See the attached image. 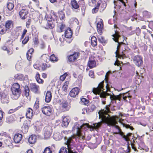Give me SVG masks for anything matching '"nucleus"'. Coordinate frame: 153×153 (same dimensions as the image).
<instances>
[{
    "instance_id": "f257e3e1",
    "label": "nucleus",
    "mask_w": 153,
    "mask_h": 153,
    "mask_svg": "<svg viewBox=\"0 0 153 153\" xmlns=\"http://www.w3.org/2000/svg\"><path fill=\"white\" fill-rule=\"evenodd\" d=\"M88 125L87 123L83 124L80 127H77L76 133L69 137L67 139L65 143L66 145H67V148L62 147L60 149L59 153H77L74 142L73 139H75L76 141L78 142H80L81 141L85 139V134L82 131V129L84 127L85 128L88 127Z\"/></svg>"
},
{
    "instance_id": "f03ea898",
    "label": "nucleus",
    "mask_w": 153,
    "mask_h": 153,
    "mask_svg": "<svg viewBox=\"0 0 153 153\" xmlns=\"http://www.w3.org/2000/svg\"><path fill=\"white\" fill-rule=\"evenodd\" d=\"M110 104L107 105L103 109L98 112L99 118L102 119L103 122L106 123L109 126L114 127L113 129L114 133L118 134L121 130L120 127L117 125L118 124V117L117 116H110L108 114L110 112Z\"/></svg>"
},
{
    "instance_id": "7ed1b4c3",
    "label": "nucleus",
    "mask_w": 153,
    "mask_h": 153,
    "mask_svg": "<svg viewBox=\"0 0 153 153\" xmlns=\"http://www.w3.org/2000/svg\"><path fill=\"white\" fill-rule=\"evenodd\" d=\"M85 52L82 51H74L72 54L68 55L67 59L68 62L71 63L75 62L79 57L83 58L85 56Z\"/></svg>"
},
{
    "instance_id": "20e7f679",
    "label": "nucleus",
    "mask_w": 153,
    "mask_h": 153,
    "mask_svg": "<svg viewBox=\"0 0 153 153\" xmlns=\"http://www.w3.org/2000/svg\"><path fill=\"white\" fill-rule=\"evenodd\" d=\"M11 91L12 93V99L15 100L18 99L21 93L19 84L17 83H14L12 85Z\"/></svg>"
},
{
    "instance_id": "39448f33",
    "label": "nucleus",
    "mask_w": 153,
    "mask_h": 153,
    "mask_svg": "<svg viewBox=\"0 0 153 153\" xmlns=\"http://www.w3.org/2000/svg\"><path fill=\"white\" fill-rule=\"evenodd\" d=\"M45 19L47 21L45 28L46 29H51L55 27V24L54 19L51 15H46Z\"/></svg>"
},
{
    "instance_id": "423d86ee",
    "label": "nucleus",
    "mask_w": 153,
    "mask_h": 153,
    "mask_svg": "<svg viewBox=\"0 0 153 153\" xmlns=\"http://www.w3.org/2000/svg\"><path fill=\"white\" fill-rule=\"evenodd\" d=\"M33 66L34 68L43 71H45L48 68H51V65L48 63H46L40 62H36L34 64Z\"/></svg>"
},
{
    "instance_id": "0eeeda50",
    "label": "nucleus",
    "mask_w": 153,
    "mask_h": 153,
    "mask_svg": "<svg viewBox=\"0 0 153 153\" xmlns=\"http://www.w3.org/2000/svg\"><path fill=\"white\" fill-rule=\"evenodd\" d=\"M41 109L42 113L47 116H50L53 114V108L51 105L44 106Z\"/></svg>"
},
{
    "instance_id": "6e6552de",
    "label": "nucleus",
    "mask_w": 153,
    "mask_h": 153,
    "mask_svg": "<svg viewBox=\"0 0 153 153\" xmlns=\"http://www.w3.org/2000/svg\"><path fill=\"white\" fill-rule=\"evenodd\" d=\"M104 81H103L100 82L97 88H92V92L95 95L99 94L101 92L104 87Z\"/></svg>"
},
{
    "instance_id": "1a4fd4ad",
    "label": "nucleus",
    "mask_w": 153,
    "mask_h": 153,
    "mask_svg": "<svg viewBox=\"0 0 153 153\" xmlns=\"http://www.w3.org/2000/svg\"><path fill=\"white\" fill-rule=\"evenodd\" d=\"M44 138L48 139L50 138L52 133V130L50 126H45L44 127Z\"/></svg>"
},
{
    "instance_id": "9d476101",
    "label": "nucleus",
    "mask_w": 153,
    "mask_h": 153,
    "mask_svg": "<svg viewBox=\"0 0 153 153\" xmlns=\"http://www.w3.org/2000/svg\"><path fill=\"white\" fill-rule=\"evenodd\" d=\"M71 106L66 101L62 102L60 104V109L62 112H66L68 111Z\"/></svg>"
},
{
    "instance_id": "9b49d317",
    "label": "nucleus",
    "mask_w": 153,
    "mask_h": 153,
    "mask_svg": "<svg viewBox=\"0 0 153 153\" xmlns=\"http://www.w3.org/2000/svg\"><path fill=\"white\" fill-rule=\"evenodd\" d=\"M103 22L102 19H100V21L98 22L97 24V29L98 33L101 35L104 30Z\"/></svg>"
},
{
    "instance_id": "f8f14e48",
    "label": "nucleus",
    "mask_w": 153,
    "mask_h": 153,
    "mask_svg": "<svg viewBox=\"0 0 153 153\" xmlns=\"http://www.w3.org/2000/svg\"><path fill=\"white\" fill-rule=\"evenodd\" d=\"M29 13L28 9L27 8H23L19 11V15L22 19L25 20L27 18Z\"/></svg>"
},
{
    "instance_id": "ddd939ff",
    "label": "nucleus",
    "mask_w": 153,
    "mask_h": 153,
    "mask_svg": "<svg viewBox=\"0 0 153 153\" xmlns=\"http://www.w3.org/2000/svg\"><path fill=\"white\" fill-rule=\"evenodd\" d=\"M133 60L135 64L138 67H140L143 64V57L139 55L135 56Z\"/></svg>"
},
{
    "instance_id": "4468645a",
    "label": "nucleus",
    "mask_w": 153,
    "mask_h": 153,
    "mask_svg": "<svg viewBox=\"0 0 153 153\" xmlns=\"http://www.w3.org/2000/svg\"><path fill=\"white\" fill-rule=\"evenodd\" d=\"M95 57L94 56H91L89 59L87 65L90 69L95 68L96 66V62L95 59Z\"/></svg>"
},
{
    "instance_id": "2eb2a0df",
    "label": "nucleus",
    "mask_w": 153,
    "mask_h": 153,
    "mask_svg": "<svg viewBox=\"0 0 153 153\" xmlns=\"http://www.w3.org/2000/svg\"><path fill=\"white\" fill-rule=\"evenodd\" d=\"M72 34L73 31L70 28L67 27L65 30L64 35L65 38L70 39L69 41L68 42V43H70L72 41L71 38Z\"/></svg>"
},
{
    "instance_id": "dca6fc26",
    "label": "nucleus",
    "mask_w": 153,
    "mask_h": 153,
    "mask_svg": "<svg viewBox=\"0 0 153 153\" xmlns=\"http://www.w3.org/2000/svg\"><path fill=\"white\" fill-rule=\"evenodd\" d=\"M30 88L31 91L35 94L39 92V86L35 83H32L30 84Z\"/></svg>"
},
{
    "instance_id": "f3484780",
    "label": "nucleus",
    "mask_w": 153,
    "mask_h": 153,
    "mask_svg": "<svg viewBox=\"0 0 153 153\" xmlns=\"http://www.w3.org/2000/svg\"><path fill=\"white\" fill-rule=\"evenodd\" d=\"M66 27V25L64 22H59L57 24L56 31L58 33H62Z\"/></svg>"
},
{
    "instance_id": "a211bd4d",
    "label": "nucleus",
    "mask_w": 153,
    "mask_h": 153,
    "mask_svg": "<svg viewBox=\"0 0 153 153\" xmlns=\"http://www.w3.org/2000/svg\"><path fill=\"white\" fill-rule=\"evenodd\" d=\"M106 90L104 91V89H103L101 92L100 93L99 95L101 98H103V99H105L106 98V97L110 95V94L109 93H107V92L108 91H110V88L108 86V84H107L106 86Z\"/></svg>"
},
{
    "instance_id": "6ab92c4d",
    "label": "nucleus",
    "mask_w": 153,
    "mask_h": 153,
    "mask_svg": "<svg viewBox=\"0 0 153 153\" xmlns=\"http://www.w3.org/2000/svg\"><path fill=\"white\" fill-rule=\"evenodd\" d=\"M79 90V88L78 87H76L73 88L69 92V96L72 97H76L78 94Z\"/></svg>"
},
{
    "instance_id": "aec40b11",
    "label": "nucleus",
    "mask_w": 153,
    "mask_h": 153,
    "mask_svg": "<svg viewBox=\"0 0 153 153\" xmlns=\"http://www.w3.org/2000/svg\"><path fill=\"white\" fill-rule=\"evenodd\" d=\"M97 4H99L98 7L100 12H102L104 10L107 6L106 4L101 0L98 1Z\"/></svg>"
},
{
    "instance_id": "412c9836",
    "label": "nucleus",
    "mask_w": 153,
    "mask_h": 153,
    "mask_svg": "<svg viewBox=\"0 0 153 153\" xmlns=\"http://www.w3.org/2000/svg\"><path fill=\"white\" fill-rule=\"evenodd\" d=\"M22 138V135L21 134L17 133L14 135L13 140L15 143H18L20 142Z\"/></svg>"
},
{
    "instance_id": "4be33fe9",
    "label": "nucleus",
    "mask_w": 153,
    "mask_h": 153,
    "mask_svg": "<svg viewBox=\"0 0 153 153\" xmlns=\"http://www.w3.org/2000/svg\"><path fill=\"white\" fill-rule=\"evenodd\" d=\"M30 90L28 86H25L24 88V92L26 97L30 100L31 99V96L30 94Z\"/></svg>"
},
{
    "instance_id": "5701e85b",
    "label": "nucleus",
    "mask_w": 153,
    "mask_h": 153,
    "mask_svg": "<svg viewBox=\"0 0 153 153\" xmlns=\"http://www.w3.org/2000/svg\"><path fill=\"white\" fill-rule=\"evenodd\" d=\"M34 50L33 48H31L29 49L26 53V57L29 61H31L34 53Z\"/></svg>"
},
{
    "instance_id": "b1692460",
    "label": "nucleus",
    "mask_w": 153,
    "mask_h": 153,
    "mask_svg": "<svg viewBox=\"0 0 153 153\" xmlns=\"http://www.w3.org/2000/svg\"><path fill=\"white\" fill-rule=\"evenodd\" d=\"M96 106L94 104H91L89 108H83V110L86 111L87 114H89L91 113L94 111L96 109Z\"/></svg>"
},
{
    "instance_id": "393cba45",
    "label": "nucleus",
    "mask_w": 153,
    "mask_h": 153,
    "mask_svg": "<svg viewBox=\"0 0 153 153\" xmlns=\"http://www.w3.org/2000/svg\"><path fill=\"white\" fill-rule=\"evenodd\" d=\"M52 98V93L51 91H48L46 92L45 101L47 103H49L51 101Z\"/></svg>"
},
{
    "instance_id": "a878e982",
    "label": "nucleus",
    "mask_w": 153,
    "mask_h": 153,
    "mask_svg": "<svg viewBox=\"0 0 153 153\" xmlns=\"http://www.w3.org/2000/svg\"><path fill=\"white\" fill-rule=\"evenodd\" d=\"M4 26L7 30L12 28L13 25V23L12 20H8L5 22Z\"/></svg>"
},
{
    "instance_id": "bb28decb",
    "label": "nucleus",
    "mask_w": 153,
    "mask_h": 153,
    "mask_svg": "<svg viewBox=\"0 0 153 153\" xmlns=\"http://www.w3.org/2000/svg\"><path fill=\"white\" fill-rule=\"evenodd\" d=\"M36 81L39 84H43L44 82V80L40 78L39 73L37 72L35 76Z\"/></svg>"
},
{
    "instance_id": "cd10ccee",
    "label": "nucleus",
    "mask_w": 153,
    "mask_h": 153,
    "mask_svg": "<svg viewBox=\"0 0 153 153\" xmlns=\"http://www.w3.org/2000/svg\"><path fill=\"white\" fill-rule=\"evenodd\" d=\"M16 119V115L15 114H12L7 117L6 119V122L9 123H10L14 121Z\"/></svg>"
},
{
    "instance_id": "c85d7f7f",
    "label": "nucleus",
    "mask_w": 153,
    "mask_h": 153,
    "mask_svg": "<svg viewBox=\"0 0 153 153\" xmlns=\"http://www.w3.org/2000/svg\"><path fill=\"white\" fill-rule=\"evenodd\" d=\"M118 51L119 50L117 49L116 51L115 52L116 57L120 59L121 58L123 59L126 57L125 54L124 52L125 51H123L121 53H119Z\"/></svg>"
},
{
    "instance_id": "c756f323",
    "label": "nucleus",
    "mask_w": 153,
    "mask_h": 153,
    "mask_svg": "<svg viewBox=\"0 0 153 153\" xmlns=\"http://www.w3.org/2000/svg\"><path fill=\"white\" fill-rule=\"evenodd\" d=\"M131 97V96L129 95V94L126 93L121 94V100L122 98L125 101L128 102L130 100Z\"/></svg>"
},
{
    "instance_id": "7c9ffc66",
    "label": "nucleus",
    "mask_w": 153,
    "mask_h": 153,
    "mask_svg": "<svg viewBox=\"0 0 153 153\" xmlns=\"http://www.w3.org/2000/svg\"><path fill=\"white\" fill-rule=\"evenodd\" d=\"M2 96L1 97V100L2 103H7L9 101V98L7 96L4 92L2 94Z\"/></svg>"
},
{
    "instance_id": "2f4dec72",
    "label": "nucleus",
    "mask_w": 153,
    "mask_h": 153,
    "mask_svg": "<svg viewBox=\"0 0 153 153\" xmlns=\"http://www.w3.org/2000/svg\"><path fill=\"white\" fill-rule=\"evenodd\" d=\"M127 47V45L123 42H118V45L117 46V49L119 50L122 48L123 51H126V48Z\"/></svg>"
},
{
    "instance_id": "473e14b6",
    "label": "nucleus",
    "mask_w": 153,
    "mask_h": 153,
    "mask_svg": "<svg viewBox=\"0 0 153 153\" xmlns=\"http://www.w3.org/2000/svg\"><path fill=\"white\" fill-rule=\"evenodd\" d=\"M33 115V110L30 108H28L27 110L26 114V117L27 118L30 119L32 117Z\"/></svg>"
},
{
    "instance_id": "72a5a7b5",
    "label": "nucleus",
    "mask_w": 153,
    "mask_h": 153,
    "mask_svg": "<svg viewBox=\"0 0 153 153\" xmlns=\"http://www.w3.org/2000/svg\"><path fill=\"white\" fill-rule=\"evenodd\" d=\"M109 96H110V98L111 101L119 100L120 101L121 100V94L116 96L113 94L112 95L110 94Z\"/></svg>"
},
{
    "instance_id": "f704fd0d",
    "label": "nucleus",
    "mask_w": 153,
    "mask_h": 153,
    "mask_svg": "<svg viewBox=\"0 0 153 153\" xmlns=\"http://www.w3.org/2000/svg\"><path fill=\"white\" fill-rule=\"evenodd\" d=\"M71 5L72 9H77L79 7V5L76 0H72L71 1Z\"/></svg>"
},
{
    "instance_id": "c9c22d12",
    "label": "nucleus",
    "mask_w": 153,
    "mask_h": 153,
    "mask_svg": "<svg viewBox=\"0 0 153 153\" xmlns=\"http://www.w3.org/2000/svg\"><path fill=\"white\" fill-rule=\"evenodd\" d=\"M70 120L69 117H65L63 118L62 120V126L65 127H67L69 123Z\"/></svg>"
},
{
    "instance_id": "e433bc0d",
    "label": "nucleus",
    "mask_w": 153,
    "mask_h": 153,
    "mask_svg": "<svg viewBox=\"0 0 153 153\" xmlns=\"http://www.w3.org/2000/svg\"><path fill=\"white\" fill-rule=\"evenodd\" d=\"M15 79L22 81L24 79L25 77L23 74H17L14 76Z\"/></svg>"
},
{
    "instance_id": "4c0bfd02",
    "label": "nucleus",
    "mask_w": 153,
    "mask_h": 153,
    "mask_svg": "<svg viewBox=\"0 0 153 153\" xmlns=\"http://www.w3.org/2000/svg\"><path fill=\"white\" fill-rule=\"evenodd\" d=\"M82 76L81 75L79 76L77 79L76 81L75 82V84L76 85L79 87L81 86Z\"/></svg>"
},
{
    "instance_id": "58836bf2",
    "label": "nucleus",
    "mask_w": 153,
    "mask_h": 153,
    "mask_svg": "<svg viewBox=\"0 0 153 153\" xmlns=\"http://www.w3.org/2000/svg\"><path fill=\"white\" fill-rule=\"evenodd\" d=\"M99 42L101 43L103 46H105L107 43V40L105 39L103 36H101L98 38Z\"/></svg>"
},
{
    "instance_id": "ea45409f",
    "label": "nucleus",
    "mask_w": 153,
    "mask_h": 153,
    "mask_svg": "<svg viewBox=\"0 0 153 153\" xmlns=\"http://www.w3.org/2000/svg\"><path fill=\"white\" fill-rule=\"evenodd\" d=\"M39 98H36L35 104L33 106V110L35 111L37 110L39 107Z\"/></svg>"
},
{
    "instance_id": "a19ab883",
    "label": "nucleus",
    "mask_w": 153,
    "mask_h": 153,
    "mask_svg": "<svg viewBox=\"0 0 153 153\" xmlns=\"http://www.w3.org/2000/svg\"><path fill=\"white\" fill-rule=\"evenodd\" d=\"M36 136L32 135L29 137L28 141L30 144H33L36 142Z\"/></svg>"
},
{
    "instance_id": "79ce46f5",
    "label": "nucleus",
    "mask_w": 153,
    "mask_h": 153,
    "mask_svg": "<svg viewBox=\"0 0 153 153\" xmlns=\"http://www.w3.org/2000/svg\"><path fill=\"white\" fill-rule=\"evenodd\" d=\"M91 44L93 47L97 45V41L96 38L94 36H92L91 38Z\"/></svg>"
},
{
    "instance_id": "37998d69",
    "label": "nucleus",
    "mask_w": 153,
    "mask_h": 153,
    "mask_svg": "<svg viewBox=\"0 0 153 153\" xmlns=\"http://www.w3.org/2000/svg\"><path fill=\"white\" fill-rule=\"evenodd\" d=\"M7 31L5 28L4 25L1 24L0 25V34L3 35L5 34Z\"/></svg>"
},
{
    "instance_id": "c03bdc74",
    "label": "nucleus",
    "mask_w": 153,
    "mask_h": 153,
    "mask_svg": "<svg viewBox=\"0 0 153 153\" xmlns=\"http://www.w3.org/2000/svg\"><path fill=\"white\" fill-rule=\"evenodd\" d=\"M112 36L113 37V40L116 42L118 43V42H119V38L120 36L119 32L117 31H115V34L112 35Z\"/></svg>"
},
{
    "instance_id": "a18cd8bd",
    "label": "nucleus",
    "mask_w": 153,
    "mask_h": 153,
    "mask_svg": "<svg viewBox=\"0 0 153 153\" xmlns=\"http://www.w3.org/2000/svg\"><path fill=\"white\" fill-rule=\"evenodd\" d=\"M50 61L53 62H55L58 61L57 57L54 54H52L49 57Z\"/></svg>"
},
{
    "instance_id": "49530a36",
    "label": "nucleus",
    "mask_w": 153,
    "mask_h": 153,
    "mask_svg": "<svg viewBox=\"0 0 153 153\" xmlns=\"http://www.w3.org/2000/svg\"><path fill=\"white\" fill-rule=\"evenodd\" d=\"M59 17L61 20H64L65 17L64 12L62 10L59 11L58 12Z\"/></svg>"
},
{
    "instance_id": "de8ad7c7",
    "label": "nucleus",
    "mask_w": 153,
    "mask_h": 153,
    "mask_svg": "<svg viewBox=\"0 0 153 153\" xmlns=\"http://www.w3.org/2000/svg\"><path fill=\"white\" fill-rule=\"evenodd\" d=\"M82 104L85 105H88L89 102V101L87 99L82 97L80 98Z\"/></svg>"
},
{
    "instance_id": "09e8293b",
    "label": "nucleus",
    "mask_w": 153,
    "mask_h": 153,
    "mask_svg": "<svg viewBox=\"0 0 153 153\" xmlns=\"http://www.w3.org/2000/svg\"><path fill=\"white\" fill-rule=\"evenodd\" d=\"M30 124V121L29 120H25L24 121L22 126L29 128Z\"/></svg>"
},
{
    "instance_id": "8fccbe9b",
    "label": "nucleus",
    "mask_w": 153,
    "mask_h": 153,
    "mask_svg": "<svg viewBox=\"0 0 153 153\" xmlns=\"http://www.w3.org/2000/svg\"><path fill=\"white\" fill-rule=\"evenodd\" d=\"M98 6L99 4H97L96 7L92 10V13L93 14L96 13L99 10Z\"/></svg>"
},
{
    "instance_id": "3c124183",
    "label": "nucleus",
    "mask_w": 153,
    "mask_h": 153,
    "mask_svg": "<svg viewBox=\"0 0 153 153\" xmlns=\"http://www.w3.org/2000/svg\"><path fill=\"white\" fill-rule=\"evenodd\" d=\"M11 138L10 137H8V139H5L4 140V142L6 145L9 146L11 144Z\"/></svg>"
},
{
    "instance_id": "603ef678",
    "label": "nucleus",
    "mask_w": 153,
    "mask_h": 153,
    "mask_svg": "<svg viewBox=\"0 0 153 153\" xmlns=\"http://www.w3.org/2000/svg\"><path fill=\"white\" fill-rule=\"evenodd\" d=\"M68 83V82L67 81L65 82L64 85H63L62 89L64 91L67 92Z\"/></svg>"
},
{
    "instance_id": "864d4df0",
    "label": "nucleus",
    "mask_w": 153,
    "mask_h": 153,
    "mask_svg": "<svg viewBox=\"0 0 153 153\" xmlns=\"http://www.w3.org/2000/svg\"><path fill=\"white\" fill-rule=\"evenodd\" d=\"M43 153H52V151L50 146L46 147L44 149Z\"/></svg>"
},
{
    "instance_id": "5fc2aeb1",
    "label": "nucleus",
    "mask_w": 153,
    "mask_h": 153,
    "mask_svg": "<svg viewBox=\"0 0 153 153\" xmlns=\"http://www.w3.org/2000/svg\"><path fill=\"white\" fill-rule=\"evenodd\" d=\"M29 36H26L25 38L22 41V44L24 45L26 44L29 41Z\"/></svg>"
},
{
    "instance_id": "6e6d98bb",
    "label": "nucleus",
    "mask_w": 153,
    "mask_h": 153,
    "mask_svg": "<svg viewBox=\"0 0 153 153\" xmlns=\"http://www.w3.org/2000/svg\"><path fill=\"white\" fill-rule=\"evenodd\" d=\"M42 59L45 62L47 63L48 61L49 60L48 56L46 54L43 55L42 56Z\"/></svg>"
},
{
    "instance_id": "4d7b16f0",
    "label": "nucleus",
    "mask_w": 153,
    "mask_h": 153,
    "mask_svg": "<svg viewBox=\"0 0 153 153\" xmlns=\"http://www.w3.org/2000/svg\"><path fill=\"white\" fill-rule=\"evenodd\" d=\"M14 7V4L11 2L8 3L7 4V7L9 10H11Z\"/></svg>"
},
{
    "instance_id": "13d9d810",
    "label": "nucleus",
    "mask_w": 153,
    "mask_h": 153,
    "mask_svg": "<svg viewBox=\"0 0 153 153\" xmlns=\"http://www.w3.org/2000/svg\"><path fill=\"white\" fill-rule=\"evenodd\" d=\"M68 75V74L67 73H65L64 74L60 76V80L63 81L65 80Z\"/></svg>"
},
{
    "instance_id": "bf43d9fd",
    "label": "nucleus",
    "mask_w": 153,
    "mask_h": 153,
    "mask_svg": "<svg viewBox=\"0 0 153 153\" xmlns=\"http://www.w3.org/2000/svg\"><path fill=\"white\" fill-rule=\"evenodd\" d=\"M27 32V30L26 29H25L23 30V33H22V35L21 37L20 38L21 40L22 39H23L26 33Z\"/></svg>"
},
{
    "instance_id": "052dcab7",
    "label": "nucleus",
    "mask_w": 153,
    "mask_h": 153,
    "mask_svg": "<svg viewBox=\"0 0 153 153\" xmlns=\"http://www.w3.org/2000/svg\"><path fill=\"white\" fill-rule=\"evenodd\" d=\"M135 31L136 35L138 36L140 34L141 30L139 27H138L136 28Z\"/></svg>"
},
{
    "instance_id": "680f3d73",
    "label": "nucleus",
    "mask_w": 153,
    "mask_h": 153,
    "mask_svg": "<svg viewBox=\"0 0 153 153\" xmlns=\"http://www.w3.org/2000/svg\"><path fill=\"white\" fill-rule=\"evenodd\" d=\"M18 108L19 107H17V108H16L14 109H10L9 110L8 113L9 114L13 113L17 111L18 109Z\"/></svg>"
},
{
    "instance_id": "e2e57ef3",
    "label": "nucleus",
    "mask_w": 153,
    "mask_h": 153,
    "mask_svg": "<svg viewBox=\"0 0 153 153\" xmlns=\"http://www.w3.org/2000/svg\"><path fill=\"white\" fill-rule=\"evenodd\" d=\"M118 134H119L121 136H122L123 138L125 141H127L128 140L127 139L125 135H124V133L121 130L120 133Z\"/></svg>"
},
{
    "instance_id": "0e129e2a",
    "label": "nucleus",
    "mask_w": 153,
    "mask_h": 153,
    "mask_svg": "<svg viewBox=\"0 0 153 153\" xmlns=\"http://www.w3.org/2000/svg\"><path fill=\"white\" fill-rule=\"evenodd\" d=\"M29 128L25 127H22V131L24 133H27V132Z\"/></svg>"
},
{
    "instance_id": "69168bd1",
    "label": "nucleus",
    "mask_w": 153,
    "mask_h": 153,
    "mask_svg": "<svg viewBox=\"0 0 153 153\" xmlns=\"http://www.w3.org/2000/svg\"><path fill=\"white\" fill-rule=\"evenodd\" d=\"M31 20L30 19H29L28 21L26 22V26L27 28H29L30 27V24Z\"/></svg>"
},
{
    "instance_id": "338daca9",
    "label": "nucleus",
    "mask_w": 153,
    "mask_h": 153,
    "mask_svg": "<svg viewBox=\"0 0 153 153\" xmlns=\"http://www.w3.org/2000/svg\"><path fill=\"white\" fill-rule=\"evenodd\" d=\"M6 51L7 52V53L9 55H11L13 53V50L12 49H10V48H7L6 50Z\"/></svg>"
},
{
    "instance_id": "774afa93",
    "label": "nucleus",
    "mask_w": 153,
    "mask_h": 153,
    "mask_svg": "<svg viewBox=\"0 0 153 153\" xmlns=\"http://www.w3.org/2000/svg\"><path fill=\"white\" fill-rule=\"evenodd\" d=\"M149 27L153 31V21H150L149 22Z\"/></svg>"
}]
</instances>
